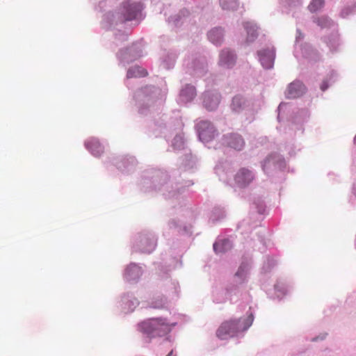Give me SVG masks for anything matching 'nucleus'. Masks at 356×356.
<instances>
[{
    "instance_id": "1",
    "label": "nucleus",
    "mask_w": 356,
    "mask_h": 356,
    "mask_svg": "<svg viewBox=\"0 0 356 356\" xmlns=\"http://www.w3.org/2000/svg\"><path fill=\"white\" fill-rule=\"evenodd\" d=\"M254 316L250 314L246 318H231L224 321L216 332V337L220 340L237 336L240 332L248 330L252 324Z\"/></svg>"
},
{
    "instance_id": "2",
    "label": "nucleus",
    "mask_w": 356,
    "mask_h": 356,
    "mask_svg": "<svg viewBox=\"0 0 356 356\" xmlns=\"http://www.w3.org/2000/svg\"><path fill=\"white\" fill-rule=\"evenodd\" d=\"M141 330L148 334H159L169 330L168 325L161 318H152L140 324Z\"/></svg>"
},
{
    "instance_id": "3",
    "label": "nucleus",
    "mask_w": 356,
    "mask_h": 356,
    "mask_svg": "<svg viewBox=\"0 0 356 356\" xmlns=\"http://www.w3.org/2000/svg\"><path fill=\"white\" fill-rule=\"evenodd\" d=\"M200 139L204 143L211 141L216 136V129L210 122L201 121L197 124Z\"/></svg>"
},
{
    "instance_id": "4",
    "label": "nucleus",
    "mask_w": 356,
    "mask_h": 356,
    "mask_svg": "<svg viewBox=\"0 0 356 356\" xmlns=\"http://www.w3.org/2000/svg\"><path fill=\"white\" fill-rule=\"evenodd\" d=\"M223 143L236 150L242 149L245 145L243 138L237 134L225 135L223 138Z\"/></svg>"
},
{
    "instance_id": "5",
    "label": "nucleus",
    "mask_w": 356,
    "mask_h": 356,
    "mask_svg": "<svg viewBox=\"0 0 356 356\" xmlns=\"http://www.w3.org/2000/svg\"><path fill=\"white\" fill-rule=\"evenodd\" d=\"M259 59L261 65L265 68H271L274 63L275 51L273 48L263 49L259 51Z\"/></svg>"
},
{
    "instance_id": "6",
    "label": "nucleus",
    "mask_w": 356,
    "mask_h": 356,
    "mask_svg": "<svg viewBox=\"0 0 356 356\" xmlns=\"http://www.w3.org/2000/svg\"><path fill=\"white\" fill-rule=\"evenodd\" d=\"M220 103V95L217 92H206L203 95V104L209 111L216 109Z\"/></svg>"
},
{
    "instance_id": "7",
    "label": "nucleus",
    "mask_w": 356,
    "mask_h": 356,
    "mask_svg": "<svg viewBox=\"0 0 356 356\" xmlns=\"http://www.w3.org/2000/svg\"><path fill=\"white\" fill-rule=\"evenodd\" d=\"M253 179L252 172L245 168H241L238 170L234 177L236 184L240 187H244L248 185Z\"/></svg>"
},
{
    "instance_id": "8",
    "label": "nucleus",
    "mask_w": 356,
    "mask_h": 356,
    "mask_svg": "<svg viewBox=\"0 0 356 356\" xmlns=\"http://www.w3.org/2000/svg\"><path fill=\"white\" fill-rule=\"evenodd\" d=\"M142 6L140 3H125L124 5V17L126 21H130L135 19L138 14L140 12Z\"/></svg>"
},
{
    "instance_id": "9",
    "label": "nucleus",
    "mask_w": 356,
    "mask_h": 356,
    "mask_svg": "<svg viewBox=\"0 0 356 356\" xmlns=\"http://www.w3.org/2000/svg\"><path fill=\"white\" fill-rule=\"evenodd\" d=\"M305 86L300 81H294L291 83L287 89L288 98H297L302 95L305 92Z\"/></svg>"
},
{
    "instance_id": "10",
    "label": "nucleus",
    "mask_w": 356,
    "mask_h": 356,
    "mask_svg": "<svg viewBox=\"0 0 356 356\" xmlns=\"http://www.w3.org/2000/svg\"><path fill=\"white\" fill-rule=\"evenodd\" d=\"M235 55L228 49L222 51L220 55V64L229 67L235 62Z\"/></svg>"
},
{
    "instance_id": "11",
    "label": "nucleus",
    "mask_w": 356,
    "mask_h": 356,
    "mask_svg": "<svg viewBox=\"0 0 356 356\" xmlns=\"http://www.w3.org/2000/svg\"><path fill=\"white\" fill-rule=\"evenodd\" d=\"M141 275V269L135 264L129 266L125 271V277L127 280L132 281L139 278Z\"/></svg>"
},
{
    "instance_id": "12",
    "label": "nucleus",
    "mask_w": 356,
    "mask_h": 356,
    "mask_svg": "<svg viewBox=\"0 0 356 356\" xmlns=\"http://www.w3.org/2000/svg\"><path fill=\"white\" fill-rule=\"evenodd\" d=\"M196 95L195 88L193 86H186L180 93L181 100L184 102L191 101Z\"/></svg>"
},
{
    "instance_id": "13",
    "label": "nucleus",
    "mask_w": 356,
    "mask_h": 356,
    "mask_svg": "<svg viewBox=\"0 0 356 356\" xmlns=\"http://www.w3.org/2000/svg\"><path fill=\"white\" fill-rule=\"evenodd\" d=\"M231 243L228 239L219 240L213 244V250L216 253H223L230 250Z\"/></svg>"
},
{
    "instance_id": "14",
    "label": "nucleus",
    "mask_w": 356,
    "mask_h": 356,
    "mask_svg": "<svg viewBox=\"0 0 356 356\" xmlns=\"http://www.w3.org/2000/svg\"><path fill=\"white\" fill-rule=\"evenodd\" d=\"M222 30L220 28H216L209 31L208 38L213 44H218L222 40Z\"/></svg>"
},
{
    "instance_id": "15",
    "label": "nucleus",
    "mask_w": 356,
    "mask_h": 356,
    "mask_svg": "<svg viewBox=\"0 0 356 356\" xmlns=\"http://www.w3.org/2000/svg\"><path fill=\"white\" fill-rule=\"evenodd\" d=\"M244 27L246 29L248 34L247 42H253L257 37V30L256 26L250 22H245L244 24Z\"/></svg>"
},
{
    "instance_id": "16",
    "label": "nucleus",
    "mask_w": 356,
    "mask_h": 356,
    "mask_svg": "<svg viewBox=\"0 0 356 356\" xmlns=\"http://www.w3.org/2000/svg\"><path fill=\"white\" fill-rule=\"evenodd\" d=\"M147 74V72L139 67V66H135L131 69H129L127 72V77L128 78H132V77H143L145 76Z\"/></svg>"
},
{
    "instance_id": "17",
    "label": "nucleus",
    "mask_w": 356,
    "mask_h": 356,
    "mask_svg": "<svg viewBox=\"0 0 356 356\" xmlns=\"http://www.w3.org/2000/svg\"><path fill=\"white\" fill-rule=\"evenodd\" d=\"M220 4L222 9L233 10L238 6L237 0H220Z\"/></svg>"
},
{
    "instance_id": "18",
    "label": "nucleus",
    "mask_w": 356,
    "mask_h": 356,
    "mask_svg": "<svg viewBox=\"0 0 356 356\" xmlns=\"http://www.w3.org/2000/svg\"><path fill=\"white\" fill-rule=\"evenodd\" d=\"M245 102L241 97L236 96L233 98L232 108L235 112H239L243 108Z\"/></svg>"
},
{
    "instance_id": "19",
    "label": "nucleus",
    "mask_w": 356,
    "mask_h": 356,
    "mask_svg": "<svg viewBox=\"0 0 356 356\" xmlns=\"http://www.w3.org/2000/svg\"><path fill=\"white\" fill-rule=\"evenodd\" d=\"M325 4V0H312L308 6V9L312 13H315L321 9Z\"/></svg>"
},
{
    "instance_id": "20",
    "label": "nucleus",
    "mask_w": 356,
    "mask_h": 356,
    "mask_svg": "<svg viewBox=\"0 0 356 356\" xmlns=\"http://www.w3.org/2000/svg\"><path fill=\"white\" fill-rule=\"evenodd\" d=\"M314 22L321 28H327L332 25V22L327 16H322L316 18Z\"/></svg>"
},
{
    "instance_id": "21",
    "label": "nucleus",
    "mask_w": 356,
    "mask_h": 356,
    "mask_svg": "<svg viewBox=\"0 0 356 356\" xmlns=\"http://www.w3.org/2000/svg\"><path fill=\"white\" fill-rule=\"evenodd\" d=\"M93 145L97 148V152H95L94 149H92V147H88L90 150L92 152V153L97 156H99L100 154L103 152V149L100 145L98 143H94Z\"/></svg>"
},
{
    "instance_id": "22",
    "label": "nucleus",
    "mask_w": 356,
    "mask_h": 356,
    "mask_svg": "<svg viewBox=\"0 0 356 356\" xmlns=\"http://www.w3.org/2000/svg\"><path fill=\"white\" fill-rule=\"evenodd\" d=\"M327 85L325 83H323L321 86V88L322 90H325L327 88Z\"/></svg>"
},
{
    "instance_id": "23",
    "label": "nucleus",
    "mask_w": 356,
    "mask_h": 356,
    "mask_svg": "<svg viewBox=\"0 0 356 356\" xmlns=\"http://www.w3.org/2000/svg\"><path fill=\"white\" fill-rule=\"evenodd\" d=\"M154 248H155V243L152 241V242L151 243V247H150V248H149L148 250H147V251L150 252V251H152L153 249H154Z\"/></svg>"
},
{
    "instance_id": "24",
    "label": "nucleus",
    "mask_w": 356,
    "mask_h": 356,
    "mask_svg": "<svg viewBox=\"0 0 356 356\" xmlns=\"http://www.w3.org/2000/svg\"><path fill=\"white\" fill-rule=\"evenodd\" d=\"M241 267H240V268L238 269V270L236 273V275L239 276L241 275Z\"/></svg>"
},
{
    "instance_id": "25",
    "label": "nucleus",
    "mask_w": 356,
    "mask_h": 356,
    "mask_svg": "<svg viewBox=\"0 0 356 356\" xmlns=\"http://www.w3.org/2000/svg\"><path fill=\"white\" fill-rule=\"evenodd\" d=\"M172 354H173V353H172V351H170V352L168 353V355L167 356H173V355H172Z\"/></svg>"
},
{
    "instance_id": "26",
    "label": "nucleus",
    "mask_w": 356,
    "mask_h": 356,
    "mask_svg": "<svg viewBox=\"0 0 356 356\" xmlns=\"http://www.w3.org/2000/svg\"><path fill=\"white\" fill-rule=\"evenodd\" d=\"M354 142H355V143L356 144V135H355V138H354Z\"/></svg>"
}]
</instances>
